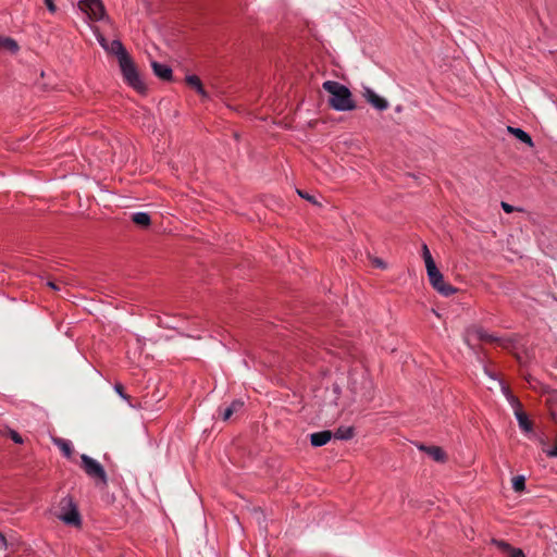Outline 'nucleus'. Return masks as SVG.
Listing matches in <instances>:
<instances>
[{
  "label": "nucleus",
  "mask_w": 557,
  "mask_h": 557,
  "mask_svg": "<svg viewBox=\"0 0 557 557\" xmlns=\"http://www.w3.org/2000/svg\"><path fill=\"white\" fill-rule=\"evenodd\" d=\"M322 88L330 94L329 103L335 111H352L356 103L349 88L336 81H325Z\"/></svg>",
  "instance_id": "obj_1"
},
{
  "label": "nucleus",
  "mask_w": 557,
  "mask_h": 557,
  "mask_svg": "<svg viewBox=\"0 0 557 557\" xmlns=\"http://www.w3.org/2000/svg\"><path fill=\"white\" fill-rule=\"evenodd\" d=\"M125 82L137 91H145L146 87L140 78L137 66L129 54L122 55L119 62Z\"/></svg>",
  "instance_id": "obj_2"
},
{
  "label": "nucleus",
  "mask_w": 557,
  "mask_h": 557,
  "mask_svg": "<svg viewBox=\"0 0 557 557\" xmlns=\"http://www.w3.org/2000/svg\"><path fill=\"white\" fill-rule=\"evenodd\" d=\"M426 275L430 284L442 295L449 296L456 293V287L445 282L444 276L436 268L435 262L430 263V267L426 269Z\"/></svg>",
  "instance_id": "obj_3"
},
{
  "label": "nucleus",
  "mask_w": 557,
  "mask_h": 557,
  "mask_svg": "<svg viewBox=\"0 0 557 557\" xmlns=\"http://www.w3.org/2000/svg\"><path fill=\"white\" fill-rule=\"evenodd\" d=\"M81 467L85 471L87 475H89L94 480H98L106 484L108 482V475L104 471V468L101 463L96 461L95 458L89 457L88 455L81 456Z\"/></svg>",
  "instance_id": "obj_4"
},
{
  "label": "nucleus",
  "mask_w": 557,
  "mask_h": 557,
  "mask_svg": "<svg viewBox=\"0 0 557 557\" xmlns=\"http://www.w3.org/2000/svg\"><path fill=\"white\" fill-rule=\"evenodd\" d=\"M79 8L92 21H102L106 15L102 0H79Z\"/></svg>",
  "instance_id": "obj_5"
},
{
  "label": "nucleus",
  "mask_w": 557,
  "mask_h": 557,
  "mask_svg": "<svg viewBox=\"0 0 557 557\" xmlns=\"http://www.w3.org/2000/svg\"><path fill=\"white\" fill-rule=\"evenodd\" d=\"M63 508L70 507L69 511L60 513L59 517L62 521L67 524L79 525L82 522L81 515L77 511V508L73 506L72 499H63L62 500Z\"/></svg>",
  "instance_id": "obj_6"
},
{
  "label": "nucleus",
  "mask_w": 557,
  "mask_h": 557,
  "mask_svg": "<svg viewBox=\"0 0 557 557\" xmlns=\"http://www.w3.org/2000/svg\"><path fill=\"white\" fill-rule=\"evenodd\" d=\"M363 97L367 100V102L374 107L377 111H386V109L389 107V103L386 98L377 96V94L374 92L371 88H363Z\"/></svg>",
  "instance_id": "obj_7"
},
{
  "label": "nucleus",
  "mask_w": 557,
  "mask_h": 557,
  "mask_svg": "<svg viewBox=\"0 0 557 557\" xmlns=\"http://www.w3.org/2000/svg\"><path fill=\"white\" fill-rule=\"evenodd\" d=\"M509 399L511 400L513 407H515V414L517 417V420L519 422V426L523 431H531L532 430V423L527 417V413H524L523 410H521V405L519 399L515 398L513 396H509Z\"/></svg>",
  "instance_id": "obj_8"
},
{
  "label": "nucleus",
  "mask_w": 557,
  "mask_h": 557,
  "mask_svg": "<svg viewBox=\"0 0 557 557\" xmlns=\"http://www.w3.org/2000/svg\"><path fill=\"white\" fill-rule=\"evenodd\" d=\"M470 335L475 336L479 341L497 343L504 348L508 347V342L499 339V337H495L492 334H487L482 327H472L470 331Z\"/></svg>",
  "instance_id": "obj_9"
},
{
  "label": "nucleus",
  "mask_w": 557,
  "mask_h": 557,
  "mask_svg": "<svg viewBox=\"0 0 557 557\" xmlns=\"http://www.w3.org/2000/svg\"><path fill=\"white\" fill-rule=\"evenodd\" d=\"M493 542L496 546H498L499 549H502L503 553L507 555V557H525L521 548L512 547L506 543V541L494 540Z\"/></svg>",
  "instance_id": "obj_10"
},
{
  "label": "nucleus",
  "mask_w": 557,
  "mask_h": 557,
  "mask_svg": "<svg viewBox=\"0 0 557 557\" xmlns=\"http://www.w3.org/2000/svg\"><path fill=\"white\" fill-rule=\"evenodd\" d=\"M333 433L331 431H320L310 434L311 445L313 447H321L329 443L332 438Z\"/></svg>",
  "instance_id": "obj_11"
},
{
  "label": "nucleus",
  "mask_w": 557,
  "mask_h": 557,
  "mask_svg": "<svg viewBox=\"0 0 557 557\" xmlns=\"http://www.w3.org/2000/svg\"><path fill=\"white\" fill-rule=\"evenodd\" d=\"M101 45L103 48H106L107 50H109L110 53H113L117 57V61L120 62L122 55H126L128 54L123 46V42L120 41V40H112L110 42V46L108 47L107 44L104 42V39H101L100 40Z\"/></svg>",
  "instance_id": "obj_12"
},
{
  "label": "nucleus",
  "mask_w": 557,
  "mask_h": 557,
  "mask_svg": "<svg viewBox=\"0 0 557 557\" xmlns=\"http://www.w3.org/2000/svg\"><path fill=\"white\" fill-rule=\"evenodd\" d=\"M151 67L153 73L161 79L170 81L173 75V71L166 64H161L159 62H151Z\"/></svg>",
  "instance_id": "obj_13"
},
{
  "label": "nucleus",
  "mask_w": 557,
  "mask_h": 557,
  "mask_svg": "<svg viewBox=\"0 0 557 557\" xmlns=\"http://www.w3.org/2000/svg\"><path fill=\"white\" fill-rule=\"evenodd\" d=\"M419 449L424 450L428 456L432 457L437 462H443V460L446 459V455H445L443 448H441V447L420 445Z\"/></svg>",
  "instance_id": "obj_14"
},
{
  "label": "nucleus",
  "mask_w": 557,
  "mask_h": 557,
  "mask_svg": "<svg viewBox=\"0 0 557 557\" xmlns=\"http://www.w3.org/2000/svg\"><path fill=\"white\" fill-rule=\"evenodd\" d=\"M186 82H187L188 86L196 89L197 92L201 97H203V98L208 97V94H207L206 89L203 88V86L201 84V79L199 78L198 75H187Z\"/></svg>",
  "instance_id": "obj_15"
},
{
  "label": "nucleus",
  "mask_w": 557,
  "mask_h": 557,
  "mask_svg": "<svg viewBox=\"0 0 557 557\" xmlns=\"http://www.w3.org/2000/svg\"><path fill=\"white\" fill-rule=\"evenodd\" d=\"M508 132L513 134V136L521 140L523 144H527L530 147L534 146L533 139L528 134V132L515 127H508Z\"/></svg>",
  "instance_id": "obj_16"
},
{
  "label": "nucleus",
  "mask_w": 557,
  "mask_h": 557,
  "mask_svg": "<svg viewBox=\"0 0 557 557\" xmlns=\"http://www.w3.org/2000/svg\"><path fill=\"white\" fill-rule=\"evenodd\" d=\"M131 220L137 225L141 227H148L151 223V218L146 212H135L132 214Z\"/></svg>",
  "instance_id": "obj_17"
},
{
  "label": "nucleus",
  "mask_w": 557,
  "mask_h": 557,
  "mask_svg": "<svg viewBox=\"0 0 557 557\" xmlns=\"http://www.w3.org/2000/svg\"><path fill=\"white\" fill-rule=\"evenodd\" d=\"M244 407V401L235 399L231 403L230 407L225 408L222 412L223 421H228V419L236 413L239 409Z\"/></svg>",
  "instance_id": "obj_18"
},
{
  "label": "nucleus",
  "mask_w": 557,
  "mask_h": 557,
  "mask_svg": "<svg viewBox=\"0 0 557 557\" xmlns=\"http://www.w3.org/2000/svg\"><path fill=\"white\" fill-rule=\"evenodd\" d=\"M54 445L58 446L59 449L63 453L65 457H71L73 455V446L70 441H66L64 438H53L52 440Z\"/></svg>",
  "instance_id": "obj_19"
},
{
  "label": "nucleus",
  "mask_w": 557,
  "mask_h": 557,
  "mask_svg": "<svg viewBox=\"0 0 557 557\" xmlns=\"http://www.w3.org/2000/svg\"><path fill=\"white\" fill-rule=\"evenodd\" d=\"M17 49V41L8 37L0 36V50L9 51V53H16Z\"/></svg>",
  "instance_id": "obj_20"
},
{
  "label": "nucleus",
  "mask_w": 557,
  "mask_h": 557,
  "mask_svg": "<svg viewBox=\"0 0 557 557\" xmlns=\"http://www.w3.org/2000/svg\"><path fill=\"white\" fill-rule=\"evenodd\" d=\"M333 436L337 440H350L354 436V430L351 426H341L333 433Z\"/></svg>",
  "instance_id": "obj_21"
},
{
  "label": "nucleus",
  "mask_w": 557,
  "mask_h": 557,
  "mask_svg": "<svg viewBox=\"0 0 557 557\" xmlns=\"http://www.w3.org/2000/svg\"><path fill=\"white\" fill-rule=\"evenodd\" d=\"M512 488L516 492H522L525 490V478L524 475H516L512 480Z\"/></svg>",
  "instance_id": "obj_22"
},
{
  "label": "nucleus",
  "mask_w": 557,
  "mask_h": 557,
  "mask_svg": "<svg viewBox=\"0 0 557 557\" xmlns=\"http://www.w3.org/2000/svg\"><path fill=\"white\" fill-rule=\"evenodd\" d=\"M12 543H9L4 534L0 531V557H7V552L12 546Z\"/></svg>",
  "instance_id": "obj_23"
},
{
  "label": "nucleus",
  "mask_w": 557,
  "mask_h": 557,
  "mask_svg": "<svg viewBox=\"0 0 557 557\" xmlns=\"http://www.w3.org/2000/svg\"><path fill=\"white\" fill-rule=\"evenodd\" d=\"M422 257L424 259L426 270L429 269L430 263H435V260L432 258V255L428 249V245L425 244L422 245Z\"/></svg>",
  "instance_id": "obj_24"
},
{
  "label": "nucleus",
  "mask_w": 557,
  "mask_h": 557,
  "mask_svg": "<svg viewBox=\"0 0 557 557\" xmlns=\"http://www.w3.org/2000/svg\"><path fill=\"white\" fill-rule=\"evenodd\" d=\"M8 434H9V436L11 437V440H12V441H14L15 443H23V442H24V440H23L22 435H21V434H18V433H17L16 431H14V430H10V429H9V430H8Z\"/></svg>",
  "instance_id": "obj_25"
},
{
  "label": "nucleus",
  "mask_w": 557,
  "mask_h": 557,
  "mask_svg": "<svg viewBox=\"0 0 557 557\" xmlns=\"http://www.w3.org/2000/svg\"><path fill=\"white\" fill-rule=\"evenodd\" d=\"M370 260H371L372 265L375 267V268H380V269H385L386 268V262L383 261L382 259L370 258Z\"/></svg>",
  "instance_id": "obj_26"
},
{
  "label": "nucleus",
  "mask_w": 557,
  "mask_h": 557,
  "mask_svg": "<svg viewBox=\"0 0 557 557\" xmlns=\"http://www.w3.org/2000/svg\"><path fill=\"white\" fill-rule=\"evenodd\" d=\"M298 194L300 197L306 198L307 201L312 202V203H318L314 196H311L308 193L300 191V189L298 190Z\"/></svg>",
  "instance_id": "obj_27"
},
{
  "label": "nucleus",
  "mask_w": 557,
  "mask_h": 557,
  "mask_svg": "<svg viewBox=\"0 0 557 557\" xmlns=\"http://www.w3.org/2000/svg\"><path fill=\"white\" fill-rule=\"evenodd\" d=\"M115 391L117 394H120V396L124 399H128V395L124 393V388H123V385L117 383L115 384Z\"/></svg>",
  "instance_id": "obj_28"
},
{
  "label": "nucleus",
  "mask_w": 557,
  "mask_h": 557,
  "mask_svg": "<svg viewBox=\"0 0 557 557\" xmlns=\"http://www.w3.org/2000/svg\"><path fill=\"white\" fill-rule=\"evenodd\" d=\"M45 5L48 8V10L51 12V13H55L57 11V7L54 4V1L53 0H45Z\"/></svg>",
  "instance_id": "obj_29"
},
{
  "label": "nucleus",
  "mask_w": 557,
  "mask_h": 557,
  "mask_svg": "<svg viewBox=\"0 0 557 557\" xmlns=\"http://www.w3.org/2000/svg\"><path fill=\"white\" fill-rule=\"evenodd\" d=\"M548 457H557V440L555 441V446L550 449L546 450Z\"/></svg>",
  "instance_id": "obj_30"
},
{
  "label": "nucleus",
  "mask_w": 557,
  "mask_h": 557,
  "mask_svg": "<svg viewBox=\"0 0 557 557\" xmlns=\"http://www.w3.org/2000/svg\"><path fill=\"white\" fill-rule=\"evenodd\" d=\"M502 207H503V210L507 213H511L512 211H515V207L510 203L502 202Z\"/></svg>",
  "instance_id": "obj_31"
},
{
  "label": "nucleus",
  "mask_w": 557,
  "mask_h": 557,
  "mask_svg": "<svg viewBox=\"0 0 557 557\" xmlns=\"http://www.w3.org/2000/svg\"><path fill=\"white\" fill-rule=\"evenodd\" d=\"M48 286H50L52 288V290H59V285L55 284L54 282H48L47 283Z\"/></svg>",
  "instance_id": "obj_32"
}]
</instances>
